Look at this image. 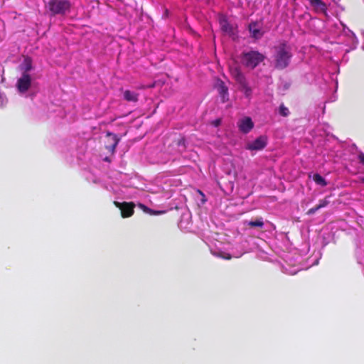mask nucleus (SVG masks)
I'll return each instance as SVG.
<instances>
[{"label":"nucleus","instance_id":"nucleus-1","mask_svg":"<svg viewBox=\"0 0 364 364\" xmlns=\"http://www.w3.org/2000/svg\"><path fill=\"white\" fill-rule=\"evenodd\" d=\"M292 54L290 47L285 43H280L275 47L274 67L278 70L286 68L291 60Z\"/></svg>","mask_w":364,"mask_h":364},{"label":"nucleus","instance_id":"nucleus-15","mask_svg":"<svg viewBox=\"0 0 364 364\" xmlns=\"http://www.w3.org/2000/svg\"><path fill=\"white\" fill-rule=\"evenodd\" d=\"M23 73H28L32 70V60L29 57L24 58L23 63L20 66Z\"/></svg>","mask_w":364,"mask_h":364},{"label":"nucleus","instance_id":"nucleus-6","mask_svg":"<svg viewBox=\"0 0 364 364\" xmlns=\"http://www.w3.org/2000/svg\"><path fill=\"white\" fill-rule=\"evenodd\" d=\"M31 86V77L28 73H22L16 82V87L20 93H25Z\"/></svg>","mask_w":364,"mask_h":364},{"label":"nucleus","instance_id":"nucleus-26","mask_svg":"<svg viewBox=\"0 0 364 364\" xmlns=\"http://www.w3.org/2000/svg\"><path fill=\"white\" fill-rule=\"evenodd\" d=\"M198 192H199V193H200L203 196H204V195H203V193H202V191H198Z\"/></svg>","mask_w":364,"mask_h":364},{"label":"nucleus","instance_id":"nucleus-21","mask_svg":"<svg viewBox=\"0 0 364 364\" xmlns=\"http://www.w3.org/2000/svg\"><path fill=\"white\" fill-rule=\"evenodd\" d=\"M141 206L144 208V210L146 212H149V213H152L154 214H159L161 212H156V211H153L151 210L150 208H148L147 207H146L145 205H141Z\"/></svg>","mask_w":364,"mask_h":364},{"label":"nucleus","instance_id":"nucleus-20","mask_svg":"<svg viewBox=\"0 0 364 364\" xmlns=\"http://www.w3.org/2000/svg\"><path fill=\"white\" fill-rule=\"evenodd\" d=\"M358 158L359 162L361 164L364 165V153L360 152L358 156Z\"/></svg>","mask_w":364,"mask_h":364},{"label":"nucleus","instance_id":"nucleus-7","mask_svg":"<svg viewBox=\"0 0 364 364\" xmlns=\"http://www.w3.org/2000/svg\"><path fill=\"white\" fill-rule=\"evenodd\" d=\"M267 144V137L264 136H260L257 137L253 141L247 144V149L251 151H259L263 149Z\"/></svg>","mask_w":364,"mask_h":364},{"label":"nucleus","instance_id":"nucleus-24","mask_svg":"<svg viewBox=\"0 0 364 364\" xmlns=\"http://www.w3.org/2000/svg\"><path fill=\"white\" fill-rule=\"evenodd\" d=\"M359 181H360V182H362V183H364V176H363V177H360V178H359Z\"/></svg>","mask_w":364,"mask_h":364},{"label":"nucleus","instance_id":"nucleus-16","mask_svg":"<svg viewBox=\"0 0 364 364\" xmlns=\"http://www.w3.org/2000/svg\"><path fill=\"white\" fill-rule=\"evenodd\" d=\"M245 224H246L248 227L251 228H262L264 226V222L262 218H257L255 220L251 221H245Z\"/></svg>","mask_w":364,"mask_h":364},{"label":"nucleus","instance_id":"nucleus-14","mask_svg":"<svg viewBox=\"0 0 364 364\" xmlns=\"http://www.w3.org/2000/svg\"><path fill=\"white\" fill-rule=\"evenodd\" d=\"M249 31L251 33V36L256 39L261 38L262 36V33L259 28H257V23L253 22L250 23Z\"/></svg>","mask_w":364,"mask_h":364},{"label":"nucleus","instance_id":"nucleus-12","mask_svg":"<svg viewBox=\"0 0 364 364\" xmlns=\"http://www.w3.org/2000/svg\"><path fill=\"white\" fill-rule=\"evenodd\" d=\"M328 203H329V201L327 200V198L320 200L318 204L317 205H316L315 207L310 208L307 211L306 214L309 215H314L316 211H318L321 208H323L327 206L328 205Z\"/></svg>","mask_w":364,"mask_h":364},{"label":"nucleus","instance_id":"nucleus-18","mask_svg":"<svg viewBox=\"0 0 364 364\" xmlns=\"http://www.w3.org/2000/svg\"><path fill=\"white\" fill-rule=\"evenodd\" d=\"M279 113L282 117H287L290 114V112L289 109L284 106V104H281L279 107Z\"/></svg>","mask_w":364,"mask_h":364},{"label":"nucleus","instance_id":"nucleus-25","mask_svg":"<svg viewBox=\"0 0 364 364\" xmlns=\"http://www.w3.org/2000/svg\"><path fill=\"white\" fill-rule=\"evenodd\" d=\"M104 160H105V161H108V162H109V161H110V159H109V157H105V158L104 159Z\"/></svg>","mask_w":364,"mask_h":364},{"label":"nucleus","instance_id":"nucleus-11","mask_svg":"<svg viewBox=\"0 0 364 364\" xmlns=\"http://www.w3.org/2000/svg\"><path fill=\"white\" fill-rule=\"evenodd\" d=\"M231 75L232 77L240 84L245 85V82L246 81V78L244 74L241 72L240 69L237 67L231 68L230 70Z\"/></svg>","mask_w":364,"mask_h":364},{"label":"nucleus","instance_id":"nucleus-9","mask_svg":"<svg viewBox=\"0 0 364 364\" xmlns=\"http://www.w3.org/2000/svg\"><path fill=\"white\" fill-rule=\"evenodd\" d=\"M238 127L242 133L247 134L252 130L254 124L250 117H246L239 121Z\"/></svg>","mask_w":364,"mask_h":364},{"label":"nucleus","instance_id":"nucleus-17","mask_svg":"<svg viewBox=\"0 0 364 364\" xmlns=\"http://www.w3.org/2000/svg\"><path fill=\"white\" fill-rule=\"evenodd\" d=\"M313 180L314 181L321 186H326L327 185V183L324 178H323L320 174L315 173L313 176Z\"/></svg>","mask_w":364,"mask_h":364},{"label":"nucleus","instance_id":"nucleus-10","mask_svg":"<svg viewBox=\"0 0 364 364\" xmlns=\"http://www.w3.org/2000/svg\"><path fill=\"white\" fill-rule=\"evenodd\" d=\"M215 87L222 98V102H225L228 101V88L225 85V82L221 80H218L215 84Z\"/></svg>","mask_w":364,"mask_h":364},{"label":"nucleus","instance_id":"nucleus-19","mask_svg":"<svg viewBox=\"0 0 364 364\" xmlns=\"http://www.w3.org/2000/svg\"><path fill=\"white\" fill-rule=\"evenodd\" d=\"M243 89L244 93L246 97H250L252 94L251 88L247 85V81L245 82V85H240Z\"/></svg>","mask_w":364,"mask_h":364},{"label":"nucleus","instance_id":"nucleus-3","mask_svg":"<svg viewBox=\"0 0 364 364\" xmlns=\"http://www.w3.org/2000/svg\"><path fill=\"white\" fill-rule=\"evenodd\" d=\"M264 58V55L258 51L252 50L242 53L243 64L251 69L256 68Z\"/></svg>","mask_w":364,"mask_h":364},{"label":"nucleus","instance_id":"nucleus-13","mask_svg":"<svg viewBox=\"0 0 364 364\" xmlns=\"http://www.w3.org/2000/svg\"><path fill=\"white\" fill-rule=\"evenodd\" d=\"M124 99L127 102H136L139 100V94L127 90L124 92Z\"/></svg>","mask_w":364,"mask_h":364},{"label":"nucleus","instance_id":"nucleus-27","mask_svg":"<svg viewBox=\"0 0 364 364\" xmlns=\"http://www.w3.org/2000/svg\"><path fill=\"white\" fill-rule=\"evenodd\" d=\"M154 85H151L150 86H149V87H154Z\"/></svg>","mask_w":364,"mask_h":364},{"label":"nucleus","instance_id":"nucleus-22","mask_svg":"<svg viewBox=\"0 0 364 364\" xmlns=\"http://www.w3.org/2000/svg\"><path fill=\"white\" fill-rule=\"evenodd\" d=\"M178 145L182 146L183 148H185V139H179L178 141Z\"/></svg>","mask_w":364,"mask_h":364},{"label":"nucleus","instance_id":"nucleus-8","mask_svg":"<svg viewBox=\"0 0 364 364\" xmlns=\"http://www.w3.org/2000/svg\"><path fill=\"white\" fill-rule=\"evenodd\" d=\"M220 26L222 31L229 36H234L235 33V27L234 25L229 23L228 18L223 16L219 19Z\"/></svg>","mask_w":364,"mask_h":364},{"label":"nucleus","instance_id":"nucleus-23","mask_svg":"<svg viewBox=\"0 0 364 364\" xmlns=\"http://www.w3.org/2000/svg\"><path fill=\"white\" fill-rule=\"evenodd\" d=\"M223 258L225 259H231L232 256L230 254H227V255L224 256Z\"/></svg>","mask_w":364,"mask_h":364},{"label":"nucleus","instance_id":"nucleus-5","mask_svg":"<svg viewBox=\"0 0 364 364\" xmlns=\"http://www.w3.org/2000/svg\"><path fill=\"white\" fill-rule=\"evenodd\" d=\"M105 137L107 139V142L105 147L109 152H110L112 154H114L115 153L116 147L120 141L121 138L119 137L117 134L110 132H107L106 133Z\"/></svg>","mask_w":364,"mask_h":364},{"label":"nucleus","instance_id":"nucleus-2","mask_svg":"<svg viewBox=\"0 0 364 364\" xmlns=\"http://www.w3.org/2000/svg\"><path fill=\"white\" fill-rule=\"evenodd\" d=\"M48 8L52 16L65 15L70 11L71 2L69 0H49Z\"/></svg>","mask_w":364,"mask_h":364},{"label":"nucleus","instance_id":"nucleus-4","mask_svg":"<svg viewBox=\"0 0 364 364\" xmlns=\"http://www.w3.org/2000/svg\"><path fill=\"white\" fill-rule=\"evenodd\" d=\"M114 205L121 210V215L124 218L131 217L134 213L135 205L132 202L114 201Z\"/></svg>","mask_w":364,"mask_h":364}]
</instances>
